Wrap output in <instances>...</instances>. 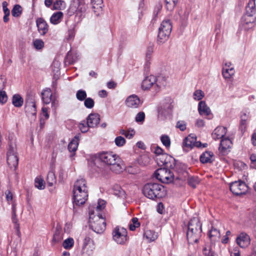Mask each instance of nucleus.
I'll list each match as a JSON object with an SVG mask.
<instances>
[{"label": "nucleus", "mask_w": 256, "mask_h": 256, "mask_svg": "<svg viewBox=\"0 0 256 256\" xmlns=\"http://www.w3.org/2000/svg\"><path fill=\"white\" fill-rule=\"evenodd\" d=\"M36 24L39 33L42 36L45 35L48 30V25L46 21L42 18H39L36 20Z\"/></svg>", "instance_id": "19"}, {"label": "nucleus", "mask_w": 256, "mask_h": 256, "mask_svg": "<svg viewBox=\"0 0 256 256\" xmlns=\"http://www.w3.org/2000/svg\"><path fill=\"white\" fill-rule=\"evenodd\" d=\"M202 146V143L199 141L197 142L196 137L192 134H190L183 142V146L184 148L192 149L194 147L200 148Z\"/></svg>", "instance_id": "17"}, {"label": "nucleus", "mask_w": 256, "mask_h": 256, "mask_svg": "<svg viewBox=\"0 0 256 256\" xmlns=\"http://www.w3.org/2000/svg\"><path fill=\"white\" fill-rule=\"evenodd\" d=\"M74 245V240L72 238L66 239L62 244L63 247L66 250L71 249Z\"/></svg>", "instance_id": "41"}, {"label": "nucleus", "mask_w": 256, "mask_h": 256, "mask_svg": "<svg viewBox=\"0 0 256 256\" xmlns=\"http://www.w3.org/2000/svg\"><path fill=\"white\" fill-rule=\"evenodd\" d=\"M202 224L198 216L194 217L189 222L187 231V238L190 243H196L202 232Z\"/></svg>", "instance_id": "5"}, {"label": "nucleus", "mask_w": 256, "mask_h": 256, "mask_svg": "<svg viewBox=\"0 0 256 256\" xmlns=\"http://www.w3.org/2000/svg\"><path fill=\"white\" fill-rule=\"evenodd\" d=\"M142 193L148 198L154 200L164 196L166 194V190L165 188L160 184L150 182L144 186Z\"/></svg>", "instance_id": "4"}, {"label": "nucleus", "mask_w": 256, "mask_h": 256, "mask_svg": "<svg viewBox=\"0 0 256 256\" xmlns=\"http://www.w3.org/2000/svg\"><path fill=\"white\" fill-rule=\"evenodd\" d=\"M78 55L76 52L72 50L69 51L66 56V60L69 64H72L76 62L78 59Z\"/></svg>", "instance_id": "34"}, {"label": "nucleus", "mask_w": 256, "mask_h": 256, "mask_svg": "<svg viewBox=\"0 0 256 256\" xmlns=\"http://www.w3.org/2000/svg\"><path fill=\"white\" fill-rule=\"evenodd\" d=\"M6 196V200L10 204L11 202L12 201L13 199V195L12 192L8 190L5 192Z\"/></svg>", "instance_id": "62"}, {"label": "nucleus", "mask_w": 256, "mask_h": 256, "mask_svg": "<svg viewBox=\"0 0 256 256\" xmlns=\"http://www.w3.org/2000/svg\"><path fill=\"white\" fill-rule=\"evenodd\" d=\"M34 48L37 50H41L44 47V42L40 39H36L33 42Z\"/></svg>", "instance_id": "49"}, {"label": "nucleus", "mask_w": 256, "mask_h": 256, "mask_svg": "<svg viewBox=\"0 0 256 256\" xmlns=\"http://www.w3.org/2000/svg\"><path fill=\"white\" fill-rule=\"evenodd\" d=\"M162 80L154 75L146 76L142 81L141 88L144 90H151L153 93L159 92L164 86Z\"/></svg>", "instance_id": "6"}, {"label": "nucleus", "mask_w": 256, "mask_h": 256, "mask_svg": "<svg viewBox=\"0 0 256 256\" xmlns=\"http://www.w3.org/2000/svg\"><path fill=\"white\" fill-rule=\"evenodd\" d=\"M89 216L90 228L97 234L102 233L106 229V223L102 214H95L90 208Z\"/></svg>", "instance_id": "8"}, {"label": "nucleus", "mask_w": 256, "mask_h": 256, "mask_svg": "<svg viewBox=\"0 0 256 256\" xmlns=\"http://www.w3.org/2000/svg\"><path fill=\"white\" fill-rule=\"evenodd\" d=\"M200 159L203 164L211 163L214 160V155L212 152L206 151L200 155Z\"/></svg>", "instance_id": "28"}, {"label": "nucleus", "mask_w": 256, "mask_h": 256, "mask_svg": "<svg viewBox=\"0 0 256 256\" xmlns=\"http://www.w3.org/2000/svg\"><path fill=\"white\" fill-rule=\"evenodd\" d=\"M94 12L96 16H98L102 13L103 0H91Z\"/></svg>", "instance_id": "27"}, {"label": "nucleus", "mask_w": 256, "mask_h": 256, "mask_svg": "<svg viewBox=\"0 0 256 256\" xmlns=\"http://www.w3.org/2000/svg\"><path fill=\"white\" fill-rule=\"evenodd\" d=\"M106 206V202L102 200H98V204L96 208L95 211L92 210V207L89 208V210H90L94 212L95 214H100V212H101L103 209Z\"/></svg>", "instance_id": "38"}, {"label": "nucleus", "mask_w": 256, "mask_h": 256, "mask_svg": "<svg viewBox=\"0 0 256 256\" xmlns=\"http://www.w3.org/2000/svg\"><path fill=\"white\" fill-rule=\"evenodd\" d=\"M230 256H240V249L238 246L234 247L230 250Z\"/></svg>", "instance_id": "60"}, {"label": "nucleus", "mask_w": 256, "mask_h": 256, "mask_svg": "<svg viewBox=\"0 0 256 256\" xmlns=\"http://www.w3.org/2000/svg\"><path fill=\"white\" fill-rule=\"evenodd\" d=\"M8 100V96L5 91L0 90V103L5 104Z\"/></svg>", "instance_id": "55"}, {"label": "nucleus", "mask_w": 256, "mask_h": 256, "mask_svg": "<svg viewBox=\"0 0 256 256\" xmlns=\"http://www.w3.org/2000/svg\"><path fill=\"white\" fill-rule=\"evenodd\" d=\"M96 158L103 164L110 166L114 173L120 174L125 169L121 158L112 152H102L96 155Z\"/></svg>", "instance_id": "1"}, {"label": "nucleus", "mask_w": 256, "mask_h": 256, "mask_svg": "<svg viewBox=\"0 0 256 256\" xmlns=\"http://www.w3.org/2000/svg\"><path fill=\"white\" fill-rule=\"evenodd\" d=\"M84 106L88 109L92 108L94 106V102L91 98H87L84 100Z\"/></svg>", "instance_id": "52"}, {"label": "nucleus", "mask_w": 256, "mask_h": 256, "mask_svg": "<svg viewBox=\"0 0 256 256\" xmlns=\"http://www.w3.org/2000/svg\"><path fill=\"white\" fill-rule=\"evenodd\" d=\"M64 14L61 12H54L50 18V22L56 25L59 24L63 19Z\"/></svg>", "instance_id": "29"}, {"label": "nucleus", "mask_w": 256, "mask_h": 256, "mask_svg": "<svg viewBox=\"0 0 256 256\" xmlns=\"http://www.w3.org/2000/svg\"><path fill=\"white\" fill-rule=\"evenodd\" d=\"M198 111L200 115L210 116L209 118H211V110L204 101H200L199 102Z\"/></svg>", "instance_id": "21"}, {"label": "nucleus", "mask_w": 256, "mask_h": 256, "mask_svg": "<svg viewBox=\"0 0 256 256\" xmlns=\"http://www.w3.org/2000/svg\"><path fill=\"white\" fill-rule=\"evenodd\" d=\"M124 104L129 108H137L142 104V102L137 95L133 94L126 98Z\"/></svg>", "instance_id": "15"}, {"label": "nucleus", "mask_w": 256, "mask_h": 256, "mask_svg": "<svg viewBox=\"0 0 256 256\" xmlns=\"http://www.w3.org/2000/svg\"><path fill=\"white\" fill-rule=\"evenodd\" d=\"M204 96V92L200 90H195L193 94V98L196 100H200Z\"/></svg>", "instance_id": "50"}, {"label": "nucleus", "mask_w": 256, "mask_h": 256, "mask_svg": "<svg viewBox=\"0 0 256 256\" xmlns=\"http://www.w3.org/2000/svg\"><path fill=\"white\" fill-rule=\"evenodd\" d=\"M160 140L166 148H169L170 146V139L168 135L163 134L160 136Z\"/></svg>", "instance_id": "46"}, {"label": "nucleus", "mask_w": 256, "mask_h": 256, "mask_svg": "<svg viewBox=\"0 0 256 256\" xmlns=\"http://www.w3.org/2000/svg\"><path fill=\"white\" fill-rule=\"evenodd\" d=\"M208 235L212 241H216L220 238V232L219 230L213 227L210 230Z\"/></svg>", "instance_id": "33"}, {"label": "nucleus", "mask_w": 256, "mask_h": 256, "mask_svg": "<svg viewBox=\"0 0 256 256\" xmlns=\"http://www.w3.org/2000/svg\"><path fill=\"white\" fill-rule=\"evenodd\" d=\"M256 0H250L246 7V11L242 18L239 28L241 30L248 32L253 30L256 25Z\"/></svg>", "instance_id": "2"}, {"label": "nucleus", "mask_w": 256, "mask_h": 256, "mask_svg": "<svg viewBox=\"0 0 256 256\" xmlns=\"http://www.w3.org/2000/svg\"><path fill=\"white\" fill-rule=\"evenodd\" d=\"M42 101L46 104H50L53 98L51 90L49 88L44 89L42 92Z\"/></svg>", "instance_id": "30"}, {"label": "nucleus", "mask_w": 256, "mask_h": 256, "mask_svg": "<svg viewBox=\"0 0 256 256\" xmlns=\"http://www.w3.org/2000/svg\"><path fill=\"white\" fill-rule=\"evenodd\" d=\"M226 128L224 126L216 127L212 133V137L215 140L221 139L225 138L226 133Z\"/></svg>", "instance_id": "23"}, {"label": "nucleus", "mask_w": 256, "mask_h": 256, "mask_svg": "<svg viewBox=\"0 0 256 256\" xmlns=\"http://www.w3.org/2000/svg\"><path fill=\"white\" fill-rule=\"evenodd\" d=\"M80 134H76L70 142L68 145V150L70 152H72L70 156L71 157L74 155V152L76 151L79 144Z\"/></svg>", "instance_id": "22"}, {"label": "nucleus", "mask_w": 256, "mask_h": 256, "mask_svg": "<svg viewBox=\"0 0 256 256\" xmlns=\"http://www.w3.org/2000/svg\"><path fill=\"white\" fill-rule=\"evenodd\" d=\"M136 132L134 129L129 128L126 130L125 136L128 139L132 138L135 135Z\"/></svg>", "instance_id": "59"}, {"label": "nucleus", "mask_w": 256, "mask_h": 256, "mask_svg": "<svg viewBox=\"0 0 256 256\" xmlns=\"http://www.w3.org/2000/svg\"><path fill=\"white\" fill-rule=\"evenodd\" d=\"M72 194L74 204L80 206L86 202L88 198V189L84 179L80 178L75 182Z\"/></svg>", "instance_id": "3"}, {"label": "nucleus", "mask_w": 256, "mask_h": 256, "mask_svg": "<svg viewBox=\"0 0 256 256\" xmlns=\"http://www.w3.org/2000/svg\"><path fill=\"white\" fill-rule=\"evenodd\" d=\"M154 52L153 46H149L147 48L146 52V66H149L150 64V60L152 58V55Z\"/></svg>", "instance_id": "36"}, {"label": "nucleus", "mask_w": 256, "mask_h": 256, "mask_svg": "<svg viewBox=\"0 0 256 256\" xmlns=\"http://www.w3.org/2000/svg\"><path fill=\"white\" fill-rule=\"evenodd\" d=\"M140 226V222H138V220L136 218H132L129 224V228L130 230H134L136 228H138Z\"/></svg>", "instance_id": "45"}, {"label": "nucleus", "mask_w": 256, "mask_h": 256, "mask_svg": "<svg viewBox=\"0 0 256 256\" xmlns=\"http://www.w3.org/2000/svg\"><path fill=\"white\" fill-rule=\"evenodd\" d=\"M156 178L162 182L168 184L173 182L174 176L172 172L166 168H160L154 172Z\"/></svg>", "instance_id": "10"}, {"label": "nucleus", "mask_w": 256, "mask_h": 256, "mask_svg": "<svg viewBox=\"0 0 256 256\" xmlns=\"http://www.w3.org/2000/svg\"><path fill=\"white\" fill-rule=\"evenodd\" d=\"M230 191L236 195H241L246 193L248 190L246 184L241 180L232 182L230 185Z\"/></svg>", "instance_id": "13"}, {"label": "nucleus", "mask_w": 256, "mask_h": 256, "mask_svg": "<svg viewBox=\"0 0 256 256\" xmlns=\"http://www.w3.org/2000/svg\"><path fill=\"white\" fill-rule=\"evenodd\" d=\"M162 8V4L160 3L157 4L154 8V15L156 16L159 12L161 10Z\"/></svg>", "instance_id": "64"}, {"label": "nucleus", "mask_w": 256, "mask_h": 256, "mask_svg": "<svg viewBox=\"0 0 256 256\" xmlns=\"http://www.w3.org/2000/svg\"><path fill=\"white\" fill-rule=\"evenodd\" d=\"M86 121L90 128H95L100 122V116L98 114L91 113L88 116Z\"/></svg>", "instance_id": "24"}, {"label": "nucleus", "mask_w": 256, "mask_h": 256, "mask_svg": "<svg viewBox=\"0 0 256 256\" xmlns=\"http://www.w3.org/2000/svg\"><path fill=\"white\" fill-rule=\"evenodd\" d=\"M54 10H63L66 8V3L62 0H56L53 4Z\"/></svg>", "instance_id": "48"}, {"label": "nucleus", "mask_w": 256, "mask_h": 256, "mask_svg": "<svg viewBox=\"0 0 256 256\" xmlns=\"http://www.w3.org/2000/svg\"><path fill=\"white\" fill-rule=\"evenodd\" d=\"M94 248V244L92 240L89 236H86L83 240V254L90 256L93 253Z\"/></svg>", "instance_id": "16"}, {"label": "nucleus", "mask_w": 256, "mask_h": 256, "mask_svg": "<svg viewBox=\"0 0 256 256\" xmlns=\"http://www.w3.org/2000/svg\"><path fill=\"white\" fill-rule=\"evenodd\" d=\"M158 233L154 230L146 229L144 233V238L148 242H151L155 241L158 238Z\"/></svg>", "instance_id": "25"}, {"label": "nucleus", "mask_w": 256, "mask_h": 256, "mask_svg": "<svg viewBox=\"0 0 256 256\" xmlns=\"http://www.w3.org/2000/svg\"><path fill=\"white\" fill-rule=\"evenodd\" d=\"M62 239V236L59 230H57L54 233L53 236V241L55 242H58Z\"/></svg>", "instance_id": "56"}, {"label": "nucleus", "mask_w": 256, "mask_h": 256, "mask_svg": "<svg viewBox=\"0 0 256 256\" xmlns=\"http://www.w3.org/2000/svg\"><path fill=\"white\" fill-rule=\"evenodd\" d=\"M12 104L16 107H21L24 104V100L20 95L15 94L12 96Z\"/></svg>", "instance_id": "32"}, {"label": "nucleus", "mask_w": 256, "mask_h": 256, "mask_svg": "<svg viewBox=\"0 0 256 256\" xmlns=\"http://www.w3.org/2000/svg\"><path fill=\"white\" fill-rule=\"evenodd\" d=\"M152 150L156 156L163 154V150L158 146L154 145L152 147Z\"/></svg>", "instance_id": "57"}, {"label": "nucleus", "mask_w": 256, "mask_h": 256, "mask_svg": "<svg viewBox=\"0 0 256 256\" xmlns=\"http://www.w3.org/2000/svg\"><path fill=\"white\" fill-rule=\"evenodd\" d=\"M232 140L228 138L225 137L221 140L219 150L222 154H227L232 146Z\"/></svg>", "instance_id": "18"}, {"label": "nucleus", "mask_w": 256, "mask_h": 256, "mask_svg": "<svg viewBox=\"0 0 256 256\" xmlns=\"http://www.w3.org/2000/svg\"><path fill=\"white\" fill-rule=\"evenodd\" d=\"M235 70L232 63L229 61L224 62L222 68V75L226 80H230L234 75Z\"/></svg>", "instance_id": "14"}, {"label": "nucleus", "mask_w": 256, "mask_h": 256, "mask_svg": "<svg viewBox=\"0 0 256 256\" xmlns=\"http://www.w3.org/2000/svg\"><path fill=\"white\" fill-rule=\"evenodd\" d=\"M249 112L246 110L242 111L240 114V126L242 130H244L246 128L247 121L249 119Z\"/></svg>", "instance_id": "31"}, {"label": "nucleus", "mask_w": 256, "mask_h": 256, "mask_svg": "<svg viewBox=\"0 0 256 256\" xmlns=\"http://www.w3.org/2000/svg\"><path fill=\"white\" fill-rule=\"evenodd\" d=\"M172 30V24L170 20L165 19L158 28L157 42L158 44L165 43L169 38Z\"/></svg>", "instance_id": "9"}, {"label": "nucleus", "mask_w": 256, "mask_h": 256, "mask_svg": "<svg viewBox=\"0 0 256 256\" xmlns=\"http://www.w3.org/2000/svg\"><path fill=\"white\" fill-rule=\"evenodd\" d=\"M12 222L15 224V226L16 228H19V224H18V220L16 218V206L15 204L12 203Z\"/></svg>", "instance_id": "47"}, {"label": "nucleus", "mask_w": 256, "mask_h": 256, "mask_svg": "<svg viewBox=\"0 0 256 256\" xmlns=\"http://www.w3.org/2000/svg\"><path fill=\"white\" fill-rule=\"evenodd\" d=\"M76 98L79 101H84L87 98L86 92L84 90H79L76 92Z\"/></svg>", "instance_id": "43"}, {"label": "nucleus", "mask_w": 256, "mask_h": 256, "mask_svg": "<svg viewBox=\"0 0 256 256\" xmlns=\"http://www.w3.org/2000/svg\"><path fill=\"white\" fill-rule=\"evenodd\" d=\"M199 180L197 178H191L188 180V184L193 188H195Z\"/></svg>", "instance_id": "61"}, {"label": "nucleus", "mask_w": 256, "mask_h": 256, "mask_svg": "<svg viewBox=\"0 0 256 256\" xmlns=\"http://www.w3.org/2000/svg\"><path fill=\"white\" fill-rule=\"evenodd\" d=\"M112 239L118 244H124L127 241V230L122 227H116L112 232Z\"/></svg>", "instance_id": "11"}, {"label": "nucleus", "mask_w": 256, "mask_h": 256, "mask_svg": "<svg viewBox=\"0 0 256 256\" xmlns=\"http://www.w3.org/2000/svg\"><path fill=\"white\" fill-rule=\"evenodd\" d=\"M47 182L48 184L50 186H52L56 183V178L55 174L52 171L48 172L47 176Z\"/></svg>", "instance_id": "40"}, {"label": "nucleus", "mask_w": 256, "mask_h": 256, "mask_svg": "<svg viewBox=\"0 0 256 256\" xmlns=\"http://www.w3.org/2000/svg\"><path fill=\"white\" fill-rule=\"evenodd\" d=\"M237 244L241 248H244L250 244V236L245 233H241L236 238Z\"/></svg>", "instance_id": "20"}, {"label": "nucleus", "mask_w": 256, "mask_h": 256, "mask_svg": "<svg viewBox=\"0 0 256 256\" xmlns=\"http://www.w3.org/2000/svg\"><path fill=\"white\" fill-rule=\"evenodd\" d=\"M174 104L172 100L168 98L158 109V116L162 119L170 116L172 112Z\"/></svg>", "instance_id": "12"}, {"label": "nucleus", "mask_w": 256, "mask_h": 256, "mask_svg": "<svg viewBox=\"0 0 256 256\" xmlns=\"http://www.w3.org/2000/svg\"><path fill=\"white\" fill-rule=\"evenodd\" d=\"M250 166L252 168L256 169V154H252L250 156Z\"/></svg>", "instance_id": "58"}, {"label": "nucleus", "mask_w": 256, "mask_h": 256, "mask_svg": "<svg viewBox=\"0 0 256 256\" xmlns=\"http://www.w3.org/2000/svg\"><path fill=\"white\" fill-rule=\"evenodd\" d=\"M145 118V114L144 112H139L135 118V120L137 122L142 123Z\"/></svg>", "instance_id": "54"}, {"label": "nucleus", "mask_w": 256, "mask_h": 256, "mask_svg": "<svg viewBox=\"0 0 256 256\" xmlns=\"http://www.w3.org/2000/svg\"><path fill=\"white\" fill-rule=\"evenodd\" d=\"M170 159L172 160L173 158L166 154L156 156L155 158L156 161L158 165H166L168 167L170 166L168 165V162Z\"/></svg>", "instance_id": "26"}, {"label": "nucleus", "mask_w": 256, "mask_h": 256, "mask_svg": "<svg viewBox=\"0 0 256 256\" xmlns=\"http://www.w3.org/2000/svg\"><path fill=\"white\" fill-rule=\"evenodd\" d=\"M8 148L7 152V163L11 168H16L18 165L16 138L13 134L8 136Z\"/></svg>", "instance_id": "7"}, {"label": "nucleus", "mask_w": 256, "mask_h": 256, "mask_svg": "<svg viewBox=\"0 0 256 256\" xmlns=\"http://www.w3.org/2000/svg\"><path fill=\"white\" fill-rule=\"evenodd\" d=\"M22 11V6L19 4L15 5L12 10V14L14 17H19L21 15Z\"/></svg>", "instance_id": "42"}, {"label": "nucleus", "mask_w": 256, "mask_h": 256, "mask_svg": "<svg viewBox=\"0 0 256 256\" xmlns=\"http://www.w3.org/2000/svg\"><path fill=\"white\" fill-rule=\"evenodd\" d=\"M90 128L88 124V122H86L83 120L81 122L78 124V128L80 130V131L84 133L88 131V128Z\"/></svg>", "instance_id": "51"}, {"label": "nucleus", "mask_w": 256, "mask_h": 256, "mask_svg": "<svg viewBox=\"0 0 256 256\" xmlns=\"http://www.w3.org/2000/svg\"><path fill=\"white\" fill-rule=\"evenodd\" d=\"M166 8L170 11L172 10L176 4L178 0H165Z\"/></svg>", "instance_id": "44"}, {"label": "nucleus", "mask_w": 256, "mask_h": 256, "mask_svg": "<svg viewBox=\"0 0 256 256\" xmlns=\"http://www.w3.org/2000/svg\"><path fill=\"white\" fill-rule=\"evenodd\" d=\"M126 142V140L122 136H117L114 140L116 145L118 147L124 146Z\"/></svg>", "instance_id": "53"}, {"label": "nucleus", "mask_w": 256, "mask_h": 256, "mask_svg": "<svg viewBox=\"0 0 256 256\" xmlns=\"http://www.w3.org/2000/svg\"><path fill=\"white\" fill-rule=\"evenodd\" d=\"M34 186L39 190H44L45 188V182L41 176H37L34 180Z\"/></svg>", "instance_id": "39"}, {"label": "nucleus", "mask_w": 256, "mask_h": 256, "mask_svg": "<svg viewBox=\"0 0 256 256\" xmlns=\"http://www.w3.org/2000/svg\"><path fill=\"white\" fill-rule=\"evenodd\" d=\"M176 128H178L180 130L184 131L186 129V124L184 121H179L176 124Z\"/></svg>", "instance_id": "63"}, {"label": "nucleus", "mask_w": 256, "mask_h": 256, "mask_svg": "<svg viewBox=\"0 0 256 256\" xmlns=\"http://www.w3.org/2000/svg\"><path fill=\"white\" fill-rule=\"evenodd\" d=\"M26 105L28 110H30L34 115L36 114V105L34 99L26 100Z\"/></svg>", "instance_id": "35"}, {"label": "nucleus", "mask_w": 256, "mask_h": 256, "mask_svg": "<svg viewBox=\"0 0 256 256\" xmlns=\"http://www.w3.org/2000/svg\"><path fill=\"white\" fill-rule=\"evenodd\" d=\"M114 194L118 197L124 198H126L125 192L118 185L114 186L113 188Z\"/></svg>", "instance_id": "37"}]
</instances>
